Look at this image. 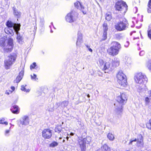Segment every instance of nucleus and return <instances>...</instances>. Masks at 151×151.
<instances>
[{
    "mask_svg": "<svg viewBox=\"0 0 151 151\" xmlns=\"http://www.w3.org/2000/svg\"><path fill=\"white\" fill-rule=\"evenodd\" d=\"M16 57L17 55L15 54H11L8 56L4 61L5 67L6 69H9L16 60Z\"/></svg>",
    "mask_w": 151,
    "mask_h": 151,
    "instance_id": "8",
    "label": "nucleus"
},
{
    "mask_svg": "<svg viewBox=\"0 0 151 151\" xmlns=\"http://www.w3.org/2000/svg\"><path fill=\"white\" fill-rule=\"evenodd\" d=\"M151 100V98L146 97L145 98V104L146 105H148L150 102Z\"/></svg>",
    "mask_w": 151,
    "mask_h": 151,
    "instance_id": "25",
    "label": "nucleus"
},
{
    "mask_svg": "<svg viewBox=\"0 0 151 151\" xmlns=\"http://www.w3.org/2000/svg\"><path fill=\"white\" fill-rule=\"evenodd\" d=\"M111 14L110 12L107 13L106 14V19L108 21H110L111 19Z\"/></svg>",
    "mask_w": 151,
    "mask_h": 151,
    "instance_id": "26",
    "label": "nucleus"
},
{
    "mask_svg": "<svg viewBox=\"0 0 151 151\" xmlns=\"http://www.w3.org/2000/svg\"><path fill=\"white\" fill-rule=\"evenodd\" d=\"M86 47L87 48H88V50H89V51H90L91 52H93L92 50L90 48V46L88 45H86Z\"/></svg>",
    "mask_w": 151,
    "mask_h": 151,
    "instance_id": "43",
    "label": "nucleus"
},
{
    "mask_svg": "<svg viewBox=\"0 0 151 151\" xmlns=\"http://www.w3.org/2000/svg\"><path fill=\"white\" fill-rule=\"evenodd\" d=\"M130 35H132V33H130Z\"/></svg>",
    "mask_w": 151,
    "mask_h": 151,
    "instance_id": "60",
    "label": "nucleus"
},
{
    "mask_svg": "<svg viewBox=\"0 0 151 151\" xmlns=\"http://www.w3.org/2000/svg\"><path fill=\"white\" fill-rule=\"evenodd\" d=\"M19 30H17L16 32V34L17 35V39L18 42L20 44H22L23 38L22 36L20 34L18 31Z\"/></svg>",
    "mask_w": 151,
    "mask_h": 151,
    "instance_id": "20",
    "label": "nucleus"
},
{
    "mask_svg": "<svg viewBox=\"0 0 151 151\" xmlns=\"http://www.w3.org/2000/svg\"><path fill=\"white\" fill-rule=\"evenodd\" d=\"M101 149L103 151H109L110 148L106 144L104 145L101 147Z\"/></svg>",
    "mask_w": 151,
    "mask_h": 151,
    "instance_id": "22",
    "label": "nucleus"
},
{
    "mask_svg": "<svg viewBox=\"0 0 151 151\" xmlns=\"http://www.w3.org/2000/svg\"><path fill=\"white\" fill-rule=\"evenodd\" d=\"M24 73V70L22 69L21 71L20 72L18 76L17 77L16 79L14 81V82L16 83L19 82L23 77Z\"/></svg>",
    "mask_w": 151,
    "mask_h": 151,
    "instance_id": "18",
    "label": "nucleus"
},
{
    "mask_svg": "<svg viewBox=\"0 0 151 151\" xmlns=\"http://www.w3.org/2000/svg\"><path fill=\"white\" fill-rule=\"evenodd\" d=\"M108 138L111 141H113L114 139V137L113 134L109 133L107 135Z\"/></svg>",
    "mask_w": 151,
    "mask_h": 151,
    "instance_id": "30",
    "label": "nucleus"
},
{
    "mask_svg": "<svg viewBox=\"0 0 151 151\" xmlns=\"http://www.w3.org/2000/svg\"><path fill=\"white\" fill-rule=\"evenodd\" d=\"M83 35L81 32L79 31L77 33V40L76 42V45L77 46H80L83 43Z\"/></svg>",
    "mask_w": 151,
    "mask_h": 151,
    "instance_id": "16",
    "label": "nucleus"
},
{
    "mask_svg": "<svg viewBox=\"0 0 151 151\" xmlns=\"http://www.w3.org/2000/svg\"><path fill=\"white\" fill-rule=\"evenodd\" d=\"M69 137H66V139H67V140H68L69 139Z\"/></svg>",
    "mask_w": 151,
    "mask_h": 151,
    "instance_id": "52",
    "label": "nucleus"
},
{
    "mask_svg": "<svg viewBox=\"0 0 151 151\" xmlns=\"http://www.w3.org/2000/svg\"><path fill=\"white\" fill-rule=\"evenodd\" d=\"M62 139V137H60L59 138V139Z\"/></svg>",
    "mask_w": 151,
    "mask_h": 151,
    "instance_id": "53",
    "label": "nucleus"
},
{
    "mask_svg": "<svg viewBox=\"0 0 151 151\" xmlns=\"http://www.w3.org/2000/svg\"><path fill=\"white\" fill-rule=\"evenodd\" d=\"M26 85H22L21 90L22 91H24L26 92H29L30 91V89L29 88L27 89L26 87Z\"/></svg>",
    "mask_w": 151,
    "mask_h": 151,
    "instance_id": "23",
    "label": "nucleus"
},
{
    "mask_svg": "<svg viewBox=\"0 0 151 151\" xmlns=\"http://www.w3.org/2000/svg\"><path fill=\"white\" fill-rule=\"evenodd\" d=\"M148 6L149 8L151 9V0H150L149 1Z\"/></svg>",
    "mask_w": 151,
    "mask_h": 151,
    "instance_id": "46",
    "label": "nucleus"
},
{
    "mask_svg": "<svg viewBox=\"0 0 151 151\" xmlns=\"http://www.w3.org/2000/svg\"><path fill=\"white\" fill-rule=\"evenodd\" d=\"M103 29L104 32H106L108 29L107 24L104 23L103 24Z\"/></svg>",
    "mask_w": 151,
    "mask_h": 151,
    "instance_id": "31",
    "label": "nucleus"
},
{
    "mask_svg": "<svg viewBox=\"0 0 151 151\" xmlns=\"http://www.w3.org/2000/svg\"><path fill=\"white\" fill-rule=\"evenodd\" d=\"M137 142V145L138 147H142L143 146L144 143L143 137L141 134H139L138 135L137 139L135 138L134 139H131L129 143V145H132V143L133 142Z\"/></svg>",
    "mask_w": 151,
    "mask_h": 151,
    "instance_id": "12",
    "label": "nucleus"
},
{
    "mask_svg": "<svg viewBox=\"0 0 151 151\" xmlns=\"http://www.w3.org/2000/svg\"><path fill=\"white\" fill-rule=\"evenodd\" d=\"M11 88L12 90V92L14 91L15 90V87L13 86H11Z\"/></svg>",
    "mask_w": 151,
    "mask_h": 151,
    "instance_id": "47",
    "label": "nucleus"
},
{
    "mask_svg": "<svg viewBox=\"0 0 151 151\" xmlns=\"http://www.w3.org/2000/svg\"><path fill=\"white\" fill-rule=\"evenodd\" d=\"M103 40H105L107 38V32H104L103 35Z\"/></svg>",
    "mask_w": 151,
    "mask_h": 151,
    "instance_id": "39",
    "label": "nucleus"
},
{
    "mask_svg": "<svg viewBox=\"0 0 151 151\" xmlns=\"http://www.w3.org/2000/svg\"><path fill=\"white\" fill-rule=\"evenodd\" d=\"M40 23L42 25H43L44 23V20L43 18L40 17Z\"/></svg>",
    "mask_w": 151,
    "mask_h": 151,
    "instance_id": "40",
    "label": "nucleus"
},
{
    "mask_svg": "<svg viewBox=\"0 0 151 151\" xmlns=\"http://www.w3.org/2000/svg\"><path fill=\"white\" fill-rule=\"evenodd\" d=\"M89 143L91 141V138L88 137L86 138H82L78 140V143L80 145V147L81 148L82 151H85L86 149V144Z\"/></svg>",
    "mask_w": 151,
    "mask_h": 151,
    "instance_id": "13",
    "label": "nucleus"
},
{
    "mask_svg": "<svg viewBox=\"0 0 151 151\" xmlns=\"http://www.w3.org/2000/svg\"><path fill=\"white\" fill-rule=\"evenodd\" d=\"M51 24L52 25H53V23L52 22H51Z\"/></svg>",
    "mask_w": 151,
    "mask_h": 151,
    "instance_id": "56",
    "label": "nucleus"
},
{
    "mask_svg": "<svg viewBox=\"0 0 151 151\" xmlns=\"http://www.w3.org/2000/svg\"><path fill=\"white\" fill-rule=\"evenodd\" d=\"M11 110L13 113L18 114L19 113V109L18 106L16 105L13 106Z\"/></svg>",
    "mask_w": 151,
    "mask_h": 151,
    "instance_id": "19",
    "label": "nucleus"
},
{
    "mask_svg": "<svg viewBox=\"0 0 151 151\" xmlns=\"http://www.w3.org/2000/svg\"><path fill=\"white\" fill-rule=\"evenodd\" d=\"M36 66V63H33L30 66V69H32L35 68Z\"/></svg>",
    "mask_w": 151,
    "mask_h": 151,
    "instance_id": "41",
    "label": "nucleus"
},
{
    "mask_svg": "<svg viewBox=\"0 0 151 151\" xmlns=\"http://www.w3.org/2000/svg\"><path fill=\"white\" fill-rule=\"evenodd\" d=\"M97 63L100 68L103 70H106L111 71L114 69V68L111 63V62L107 61L105 62L101 59H99Z\"/></svg>",
    "mask_w": 151,
    "mask_h": 151,
    "instance_id": "6",
    "label": "nucleus"
},
{
    "mask_svg": "<svg viewBox=\"0 0 151 151\" xmlns=\"http://www.w3.org/2000/svg\"><path fill=\"white\" fill-rule=\"evenodd\" d=\"M111 65L114 68V67H115L118 66L119 65V62L117 60H113Z\"/></svg>",
    "mask_w": 151,
    "mask_h": 151,
    "instance_id": "29",
    "label": "nucleus"
},
{
    "mask_svg": "<svg viewBox=\"0 0 151 151\" xmlns=\"http://www.w3.org/2000/svg\"><path fill=\"white\" fill-rule=\"evenodd\" d=\"M146 127L148 129H151V119L149 120V122L147 123Z\"/></svg>",
    "mask_w": 151,
    "mask_h": 151,
    "instance_id": "34",
    "label": "nucleus"
},
{
    "mask_svg": "<svg viewBox=\"0 0 151 151\" xmlns=\"http://www.w3.org/2000/svg\"><path fill=\"white\" fill-rule=\"evenodd\" d=\"M147 35L149 38L151 40V29L147 30Z\"/></svg>",
    "mask_w": 151,
    "mask_h": 151,
    "instance_id": "37",
    "label": "nucleus"
},
{
    "mask_svg": "<svg viewBox=\"0 0 151 151\" xmlns=\"http://www.w3.org/2000/svg\"><path fill=\"white\" fill-rule=\"evenodd\" d=\"M53 32L51 30V32Z\"/></svg>",
    "mask_w": 151,
    "mask_h": 151,
    "instance_id": "57",
    "label": "nucleus"
},
{
    "mask_svg": "<svg viewBox=\"0 0 151 151\" xmlns=\"http://www.w3.org/2000/svg\"><path fill=\"white\" fill-rule=\"evenodd\" d=\"M68 104V101H64L61 103V106L63 108L67 106Z\"/></svg>",
    "mask_w": 151,
    "mask_h": 151,
    "instance_id": "27",
    "label": "nucleus"
},
{
    "mask_svg": "<svg viewBox=\"0 0 151 151\" xmlns=\"http://www.w3.org/2000/svg\"><path fill=\"white\" fill-rule=\"evenodd\" d=\"M62 127H61L59 126L56 127L55 129V131L58 133L60 132L62 130Z\"/></svg>",
    "mask_w": 151,
    "mask_h": 151,
    "instance_id": "32",
    "label": "nucleus"
},
{
    "mask_svg": "<svg viewBox=\"0 0 151 151\" xmlns=\"http://www.w3.org/2000/svg\"><path fill=\"white\" fill-rule=\"evenodd\" d=\"M77 17V13L75 11H72L67 14L65 17V19L67 22L72 23L76 21Z\"/></svg>",
    "mask_w": 151,
    "mask_h": 151,
    "instance_id": "10",
    "label": "nucleus"
},
{
    "mask_svg": "<svg viewBox=\"0 0 151 151\" xmlns=\"http://www.w3.org/2000/svg\"><path fill=\"white\" fill-rule=\"evenodd\" d=\"M46 109L49 112L53 111L54 110V106L53 104H51L48 105L46 108Z\"/></svg>",
    "mask_w": 151,
    "mask_h": 151,
    "instance_id": "21",
    "label": "nucleus"
},
{
    "mask_svg": "<svg viewBox=\"0 0 151 151\" xmlns=\"http://www.w3.org/2000/svg\"><path fill=\"white\" fill-rule=\"evenodd\" d=\"M52 134V130L49 129H44L42 132V136L45 139H50Z\"/></svg>",
    "mask_w": 151,
    "mask_h": 151,
    "instance_id": "14",
    "label": "nucleus"
},
{
    "mask_svg": "<svg viewBox=\"0 0 151 151\" xmlns=\"http://www.w3.org/2000/svg\"><path fill=\"white\" fill-rule=\"evenodd\" d=\"M78 122H79V123H80V122L79 121H78Z\"/></svg>",
    "mask_w": 151,
    "mask_h": 151,
    "instance_id": "58",
    "label": "nucleus"
},
{
    "mask_svg": "<svg viewBox=\"0 0 151 151\" xmlns=\"http://www.w3.org/2000/svg\"><path fill=\"white\" fill-rule=\"evenodd\" d=\"M70 135H71V136H73L74 135V134L73 133L71 132V133H70Z\"/></svg>",
    "mask_w": 151,
    "mask_h": 151,
    "instance_id": "49",
    "label": "nucleus"
},
{
    "mask_svg": "<svg viewBox=\"0 0 151 151\" xmlns=\"http://www.w3.org/2000/svg\"><path fill=\"white\" fill-rule=\"evenodd\" d=\"M134 78L136 83L140 84H143L147 82V78L146 76L141 73L136 74Z\"/></svg>",
    "mask_w": 151,
    "mask_h": 151,
    "instance_id": "9",
    "label": "nucleus"
},
{
    "mask_svg": "<svg viewBox=\"0 0 151 151\" xmlns=\"http://www.w3.org/2000/svg\"><path fill=\"white\" fill-rule=\"evenodd\" d=\"M149 97L151 98V90L150 91L149 93Z\"/></svg>",
    "mask_w": 151,
    "mask_h": 151,
    "instance_id": "48",
    "label": "nucleus"
},
{
    "mask_svg": "<svg viewBox=\"0 0 151 151\" xmlns=\"http://www.w3.org/2000/svg\"><path fill=\"white\" fill-rule=\"evenodd\" d=\"M148 12H149V10H148Z\"/></svg>",
    "mask_w": 151,
    "mask_h": 151,
    "instance_id": "59",
    "label": "nucleus"
},
{
    "mask_svg": "<svg viewBox=\"0 0 151 151\" xmlns=\"http://www.w3.org/2000/svg\"><path fill=\"white\" fill-rule=\"evenodd\" d=\"M6 26L7 27L5 28L4 32L6 34L11 36L14 35L15 32L20 29V25L19 24L14 23L11 21H7Z\"/></svg>",
    "mask_w": 151,
    "mask_h": 151,
    "instance_id": "1",
    "label": "nucleus"
},
{
    "mask_svg": "<svg viewBox=\"0 0 151 151\" xmlns=\"http://www.w3.org/2000/svg\"><path fill=\"white\" fill-rule=\"evenodd\" d=\"M5 119L4 118H2L0 120V124H4L5 125L8 124V123L4 121Z\"/></svg>",
    "mask_w": 151,
    "mask_h": 151,
    "instance_id": "33",
    "label": "nucleus"
},
{
    "mask_svg": "<svg viewBox=\"0 0 151 151\" xmlns=\"http://www.w3.org/2000/svg\"><path fill=\"white\" fill-rule=\"evenodd\" d=\"M5 38H2L0 40V45L3 47L4 51L6 52H11L12 50L14 44L13 39L9 38L8 40L7 44L5 45Z\"/></svg>",
    "mask_w": 151,
    "mask_h": 151,
    "instance_id": "2",
    "label": "nucleus"
},
{
    "mask_svg": "<svg viewBox=\"0 0 151 151\" xmlns=\"http://www.w3.org/2000/svg\"><path fill=\"white\" fill-rule=\"evenodd\" d=\"M112 46L107 50L109 55L114 56L117 55L119 53V50L121 49V45L116 42H113L111 44Z\"/></svg>",
    "mask_w": 151,
    "mask_h": 151,
    "instance_id": "4",
    "label": "nucleus"
},
{
    "mask_svg": "<svg viewBox=\"0 0 151 151\" xmlns=\"http://www.w3.org/2000/svg\"><path fill=\"white\" fill-rule=\"evenodd\" d=\"M116 100L118 103L114 105H116V111L119 113L122 110V104L126 102L127 100V95L124 93H121L120 95L117 97Z\"/></svg>",
    "mask_w": 151,
    "mask_h": 151,
    "instance_id": "3",
    "label": "nucleus"
},
{
    "mask_svg": "<svg viewBox=\"0 0 151 151\" xmlns=\"http://www.w3.org/2000/svg\"><path fill=\"white\" fill-rule=\"evenodd\" d=\"M126 62L129 64H130L131 63V60L130 58L127 57H126L125 58Z\"/></svg>",
    "mask_w": 151,
    "mask_h": 151,
    "instance_id": "36",
    "label": "nucleus"
},
{
    "mask_svg": "<svg viewBox=\"0 0 151 151\" xmlns=\"http://www.w3.org/2000/svg\"><path fill=\"white\" fill-rule=\"evenodd\" d=\"M87 97H88V98H89L90 97V95L89 94H88L87 95Z\"/></svg>",
    "mask_w": 151,
    "mask_h": 151,
    "instance_id": "51",
    "label": "nucleus"
},
{
    "mask_svg": "<svg viewBox=\"0 0 151 151\" xmlns=\"http://www.w3.org/2000/svg\"><path fill=\"white\" fill-rule=\"evenodd\" d=\"M127 45H125V47H127L128 46V42H127Z\"/></svg>",
    "mask_w": 151,
    "mask_h": 151,
    "instance_id": "50",
    "label": "nucleus"
},
{
    "mask_svg": "<svg viewBox=\"0 0 151 151\" xmlns=\"http://www.w3.org/2000/svg\"><path fill=\"white\" fill-rule=\"evenodd\" d=\"M145 54V52L143 51H142L140 52L139 55L140 56H142L144 55Z\"/></svg>",
    "mask_w": 151,
    "mask_h": 151,
    "instance_id": "45",
    "label": "nucleus"
},
{
    "mask_svg": "<svg viewBox=\"0 0 151 151\" xmlns=\"http://www.w3.org/2000/svg\"><path fill=\"white\" fill-rule=\"evenodd\" d=\"M65 141V140L64 139H63V142H64Z\"/></svg>",
    "mask_w": 151,
    "mask_h": 151,
    "instance_id": "54",
    "label": "nucleus"
},
{
    "mask_svg": "<svg viewBox=\"0 0 151 151\" xmlns=\"http://www.w3.org/2000/svg\"><path fill=\"white\" fill-rule=\"evenodd\" d=\"M14 14L15 16H16L18 17H20L21 15V13L15 9H14Z\"/></svg>",
    "mask_w": 151,
    "mask_h": 151,
    "instance_id": "24",
    "label": "nucleus"
},
{
    "mask_svg": "<svg viewBox=\"0 0 151 151\" xmlns=\"http://www.w3.org/2000/svg\"><path fill=\"white\" fill-rule=\"evenodd\" d=\"M11 127H10V129H6L5 130L4 133V135L6 137H8L9 136V133L10 132V128Z\"/></svg>",
    "mask_w": 151,
    "mask_h": 151,
    "instance_id": "35",
    "label": "nucleus"
},
{
    "mask_svg": "<svg viewBox=\"0 0 151 151\" xmlns=\"http://www.w3.org/2000/svg\"><path fill=\"white\" fill-rule=\"evenodd\" d=\"M103 0H100V1H102Z\"/></svg>",
    "mask_w": 151,
    "mask_h": 151,
    "instance_id": "55",
    "label": "nucleus"
},
{
    "mask_svg": "<svg viewBox=\"0 0 151 151\" xmlns=\"http://www.w3.org/2000/svg\"><path fill=\"white\" fill-rule=\"evenodd\" d=\"M12 91H11L10 90H9V91H6L5 92V93L6 94L8 95L12 93Z\"/></svg>",
    "mask_w": 151,
    "mask_h": 151,
    "instance_id": "44",
    "label": "nucleus"
},
{
    "mask_svg": "<svg viewBox=\"0 0 151 151\" xmlns=\"http://www.w3.org/2000/svg\"><path fill=\"white\" fill-rule=\"evenodd\" d=\"M147 66L149 70L151 72V61L148 63Z\"/></svg>",
    "mask_w": 151,
    "mask_h": 151,
    "instance_id": "42",
    "label": "nucleus"
},
{
    "mask_svg": "<svg viewBox=\"0 0 151 151\" xmlns=\"http://www.w3.org/2000/svg\"><path fill=\"white\" fill-rule=\"evenodd\" d=\"M29 119L28 117L27 116H24L21 118L19 123V125H24V126L27 125L29 124Z\"/></svg>",
    "mask_w": 151,
    "mask_h": 151,
    "instance_id": "15",
    "label": "nucleus"
},
{
    "mask_svg": "<svg viewBox=\"0 0 151 151\" xmlns=\"http://www.w3.org/2000/svg\"><path fill=\"white\" fill-rule=\"evenodd\" d=\"M128 24L126 20L118 22L115 25V29L118 31L125 30L128 26Z\"/></svg>",
    "mask_w": 151,
    "mask_h": 151,
    "instance_id": "11",
    "label": "nucleus"
},
{
    "mask_svg": "<svg viewBox=\"0 0 151 151\" xmlns=\"http://www.w3.org/2000/svg\"><path fill=\"white\" fill-rule=\"evenodd\" d=\"M115 7L116 10L120 11L122 14H124L128 9L126 3L122 0L117 1L115 4Z\"/></svg>",
    "mask_w": 151,
    "mask_h": 151,
    "instance_id": "5",
    "label": "nucleus"
},
{
    "mask_svg": "<svg viewBox=\"0 0 151 151\" xmlns=\"http://www.w3.org/2000/svg\"><path fill=\"white\" fill-rule=\"evenodd\" d=\"M31 79L34 81H36L38 79L37 78V76L35 74H33V76L31 75Z\"/></svg>",
    "mask_w": 151,
    "mask_h": 151,
    "instance_id": "38",
    "label": "nucleus"
},
{
    "mask_svg": "<svg viewBox=\"0 0 151 151\" xmlns=\"http://www.w3.org/2000/svg\"><path fill=\"white\" fill-rule=\"evenodd\" d=\"M58 142H55L53 141L52 142L50 145L49 147H54L57 146L58 145Z\"/></svg>",
    "mask_w": 151,
    "mask_h": 151,
    "instance_id": "28",
    "label": "nucleus"
},
{
    "mask_svg": "<svg viewBox=\"0 0 151 151\" xmlns=\"http://www.w3.org/2000/svg\"><path fill=\"white\" fill-rule=\"evenodd\" d=\"M117 81L121 86L124 87L127 85L126 76L122 71H119L116 75Z\"/></svg>",
    "mask_w": 151,
    "mask_h": 151,
    "instance_id": "7",
    "label": "nucleus"
},
{
    "mask_svg": "<svg viewBox=\"0 0 151 151\" xmlns=\"http://www.w3.org/2000/svg\"><path fill=\"white\" fill-rule=\"evenodd\" d=\"M75 6L78 9H80L81 11L83 13L85 14L86 13V12L84 10V7L82 5L81 3L79 1H77L74 3Z\"/></svg>",
    "mask_w": 151,
    "mask_h": 151,
    "instance_id": "17",
    "label": "nucleus"
}]
</instances>
